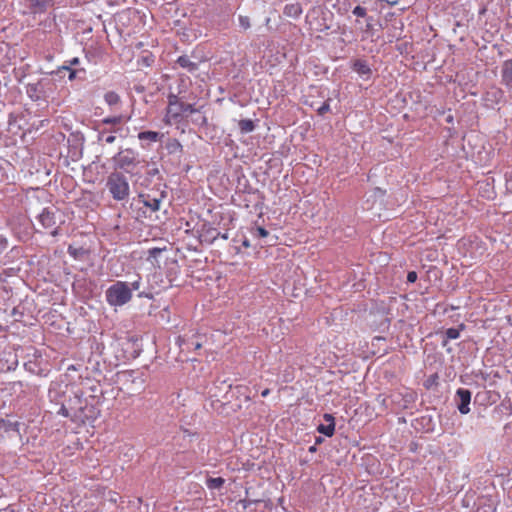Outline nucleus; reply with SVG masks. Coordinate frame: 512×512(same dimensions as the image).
Segmentation results:
<instances>
[{"label":"nucleus","instance_id":"nucleus-1","mask_svg":"<svg viewBox=\"0 0 512 512\" xmlns=\"http://www.w3.org/2000/svg\"><path fill=\"white\" fill-rule=\"evenodd\" d=\"M166 196L167 192L159 188L139 193L130 203L132 217L137 221L153 219V216L160 210L161 203Z\"/></svg>","mask_w":512,"mask_h":512},{"label":"nucleus","instance_id":"nucleus-2","mask_svg":"<svg viewBox=\"0 0 512 512\" xmlns=\"http://www.w3.org/2000/svg\"><path fill=\"white\" fill-rule=\"evenodd\" d=\"M168 106L165 115L166 124H178L183 121L187 114L199 113V109L195 108L194 104L183 102L180 97L174 93H169L167 96Z\"/></svg>","mask_w":512,"mask_h":512},{"label":"nucleus","instance_id":"nucleus-3","mask_svg":"<svg viewBox=\"0 0 512 512\" xmlns=\"http://www.w3.org/2000/svg\"><path fill=\"white\" fill-rule=\"evenodd\" d=\"M105 186L115 201H125L130 195L128 179L122 172H111L106 179Z\"/></svg>","mask_w":512,"mask_h":512},{"label":"nucleus","instance_id":"nucleus-4","mask_svg":"<svg viewBox=\"0 0 512 512\" xmlns=\"http://www.w3.org/2000/svg\"><path fill=\"white\" fill-rule=\"evenodd\" d=\"M53 82L48 78H41L37 82L25 86L27 96L38 105L48 106V99L52 93Z\"/></svg>","mask_w":512,"mask_h":512},{"label":"nucleus","instance_id":"nucleus-5","mask_svg":"<svg viewBox=\"0 0 512 512\" xmlns=\"http://www.w3.org/2000/svg\"><path fill=\"white\" fill-rule=\"evenodd\" d=\"M107 303L113 307H120L132 299V293L128 282L116 281L105 292Z\"/></svg>","mask_w":512,"mask_h":512},{"label":"nucleus","instance_id":"nucleus-6","mask_svg":"<svg viewBox=\"0 0 512 512\" xmlns=\"http://www.w3.org/2000/svg\"><path fill=\"white\" fill-rule=\"evenodd\" d=\"M83 399V404L78 408V413L74 414V422L79 424L93 423L100 415V409L96 405V397L90 396Z\"/></svg>","mask_w":512,"mask_h":512},{"label":"nucleus","instance_id":"nucleus-7","mask_svg":"<svg viewBox=\"0 0 512 512\" xmlns=\"http://www.w3.org/2000/svg\"><path fill=\"white\" fill-rule=\"evenodd\" d=\"M83 392L80 389H77L72 393V395L68 396L67 402L60 403L58 409L55 410V413L59 416L69 418L74 422V414L78 413V408L83 404Z\"/></svg>","mask_w":512,"mask_h":512},{"label":"nucleus","instance_id":"nucleus-8","mask_svg":"<svg viewBox=\"0 0 512 512\" xmlns=\"http://www.w3.org/2000/svg\"><path fill=\"white\" fill-rule=\"evenodd\" d=\"M112 159L115 168L124 170L125 172H130V170L135 168L139 163L138 153L131 148L121 149Z\"/></svg>","mask_w":512,"mask_h":512},{"label":"nucleus","instance_id":"nucleus-9","mask_svg":"<svg viewBox=\"0 0 512 512\" xmlns=\"http://www.w3.org/2000/svg\"><path fill=\"white\" fill-rule=\"evenodd\" d=\"M58 209L55 207H46L43 208L42 211L38 214L37 219L38 222L44 229H49L50 234L54 237L58 236L60 231L57 226L56 214Z\"/></svg>","mask_w":512,"mask_h":512},{"label":"nucleus","instance_id":"nucleus-10","mask_svg":"<svg viewBox=\"0 0 512 512\" xmlns=\"http://www.w3.org/2000/svg\"><path fill=\"white\" fill-rule=\"evenodd\" d=\"M199 339H202V336L197 333L179 335L176 338V344L181 352L196 351L202 347V342Z\"/></svg>","mask_w":512,"mask_h":512},{"label":"nucleus","instance_id":"nucleus-11","mask_svg":"<svg viewBox=\"0 0 512 512\" xmlns=\"http://www.w3.org/2000/svg\"><path fill=\"white\" fill-rule=\"evenodd\" d=\"M68 386L58 382H52L48 390V398L52 404L55 405V410L59 408L60 403L67 402Z\"/></svg>","mask_w":512,"mask_h":512},{"label":"nucleus","instance_id":"nucleus-12","mask_svg":"<svg viewBox=\"0 0 512 512\" xmlns=\"http://www.w3.org/2000/svg\"><path fill=\"white\" fill-rule=\"evenodd\" d=\"M24 424L18 420H12L9 417L0 418V436L12 437L14 435L22 439L21 427Z\"/></svg>","mask_w":512,"mask_h":512},{"label":"nucleus","instance_id":"nucleus-13","mask_svg":"<svg viewBox=\"0 0 512 512\" xmlns=\"http://www.w3.org/2000/svg\"><path fill=\"white\" fill-rule=\"evenodd\" d=\"M472 393L466 388H458L454 396V402L457 406L458 411L462 415H466L470 412Z\"/></svg>","mask_w":512,"mask_h":512},{"label":"nucleus","instance_id":"nucleus-14","mask_svg":"<svg viewBox=\"0 0 512 512\" xmlns=\"http://www.w3.org/2000/svg\"><path fill=\"white\" fill-rule=\"evenodd\" d=\"M165 149L168 154L172 157V164L179 165L182 155H183V146L176 138H170L165 144Z\"/></svg>","mask_w":512,"mask_h":512},{"label":"nucleus","instance_id":"nucleus-15","mask_svg":"<svg viewBox=\"0 0 512 512\" xmlns=\"http://www.w3.org/2000/svg\"><path fill=\"white\" fill-rule=\"evenodd\" d=\"M27 8L32 15L46 13L54 5V0H27Z\"/></svg>","mask_w":512,"mask_h":512},{"label":"nucleus","instance_id":"nucleus-16","mask_svg":"<svg viewBox=\"0 0 512 512\" xmlns=\"http://www.w3.org/2000/svg\"><path fill=\"white\" fill-rule=\"evenodd\" d=\"M86 60L94 65L101 62L105 55V50L99 45H89L83 48Z\"/></svg>","mask_w":512,"mask_h":512},{"label":"nucleus","instance_id":"nucleus-17","mask_svg":"<svg viewBox=\"0 0 512 512\" xmlns=\"http://www.w3.org/2000/svg\"><path fill=\"white\" fill-rule=\"evenodd\" d=\"M164 137L163 133H160L158 131H141L138 133L137 138L140 141V145L142 148L146 149L148 148L152 143L161 141V139Z\"/></svg>","mask_w":512,"mask_h":512},{"label":"nucleus","instance_id":"nucleus-18","mask_svg":"<svg viewBox=\"0 0 512 512\" xmlns=\"http://www.w3.org/2000/svg\"><path fill=\"white\" fill-rule=\"evenodd\" d=\"M219 236L220 232L210 223H203L199 230L201 242L212 244L217 238H219Z\"/></svg>","mask_w":512,"mask_h":512},{"label":"nucleus","instance_id":"nucleus-19","mask_svg":"<svg viewBox=\"0 0 512 512\" xmlns=\"http://www.w3.org/2000/svg\"><path fill=\"white\" fill-rule=\"evenodd\" d=\"M193 58H195L193 55H180L175 63L187 72L195 74L199 69L200 61H194Z\"/></svg>","mask_w":512,"mask_h":512},{"label":"nucleus","instance_id":"nucleus-20","mask_svg":"<svg viewBox=\"0 0 512 512\" xmlns=\"http://www.w3.org/2000/svg\"><path fill=\"white\" fill-rule=\"evenodd\" d=\"M351 69L364 80H368L372 76V69L364 59L358 58L354 60L351 64Z\"/></svg>","mask_w":512,"mask_h":512},{"label":"nucleus","instance_id":"nucleus-21","mask_svg":"<svg viewBox=\"0 0 512 512\" xmlns=\"http://www.w3.org/2000/svg\"><path fill=\"white\" fill-rule=\"evenodd\" d=\"M466 329V325L464 323L459 324L457 327H451L446 329L445 331L440 332L441 335V345L442 347H446L450 340H455L460 337L461 331Z\"/></svg>","mask_w":512,"mask_h":512},{"label":"nucleus","instance_id":"nucleus-22","mask_svg":"<svg viewBox=\"0 0 512 512\" xmlns=\"http://www.w3.org/2000/svg\"><path fill=\"white\" fill-rule=\"evenodd\" d=\"M316 11L309 12L306 16V21L309 22L311 28L316 32H325L330 29V26L326 23L324 17H313Z\"/></svg>","mask_w":512,"mask_h":512},{"label":"nucleus","instance_id":"nucleus-23","mask_svg":"<svg viewBox=\"0 0 512 512\" xmlns=\"http://www.w3.org/2000/svg\"><path fill=\"white\" fill-rule=\"evenodd\" d=\"M120 128H98L97 129V141L99 143L113 144L116 140L115 133L120 131Z\"/></svg>","mask_w":512,"mask_h":512},{"label":"nucleus","instance_id":"nucleus-24","mask_svg":"<svg viewBox=\"0 0 512 512\" xmlns=\"http://www.w3.org/2000/svg\"><path fill=\"white\" fill-rule=\"evenodd\" d=\"M501 82L508 90L512 91V59L503 62Z\"/></svg>","mask_w":512,"mask_h":512},{"label":"nucleus","instance_id":"nucleus-25","mask_svg":"<svg viewBox=\"0 0 512 512\" xmlns=\"http://www.w3.org/2000/svg\"><path fill=\"white\" fill-rule=\"evenodd\" d=\"M499 395L492 391L478 392L474 398V403L482 406L491 405L496 402Z\"/></svg>","mask_w":512,"mask_h":512},{"label":"nucleus","instance_id":"nucleus-26","mask_svg":"<svg viewBox=\"0 0 512 512\" xmlns=\"http://www.w3.org/2000/svg\"><path fill=\"white\" fill-rule=\"evenodd\" d=\"M475 511L474 512H494L495 506L494 502L491 498L482 496L474 502Z\"/></svg>","mask_w":512,"mask_h":512},{"label":"nucleus","instance_id":"nucleus-27","mask_svg":"<svg viewBox=\"0 0 512 512\" xmlns=\"http://www.w3.org/2000/svg\"><path fill=\"white\" fill-rule=\"evenodd\" d=\"M302 5L299 2L286 4L283 10L285 16L297 19L302 14Z\"/></svg>","mask_w":512,"mask_h":512},{"label":"nucleus","instance_id":"nucleus-28","mask_svg":"<svg viewBox=\"0 0 512 512\" xmlns=\"http://www.w3.org/2000/svg\"><path fill=\"white\" fill-rule=\"evenodd\" d=\"M375 20L373 16L367 17L365 20V26L361 27V31L364 38H372L375 35Z\"/></svg>","mask_w":512,"mask_h":512},{"label":"nucleus","instance_id":"nucleus-29","mask_svg":"<svg viewBox=\"0 0 512 512\" xmlns=\"http://www.w3.org/2000/svg\"><path fill=\"white\" fill-rule=\"evenodd\" d=\"M238 127L240 129L241 134H248L255 130L256 121H253L251 119H241L238 122Z\"/></svg>","mask_w":512,"mask_h":512},{"label":"nucleus","instance_id":"nucleus-30","mask_svg":"<svg viewBox=\"0 0 512 512\" xmlns=\"http://www.w3.org/2000/svg\"><path fill=\"white\" fill-rule=\"evenodd\" d=\"M416 422L421 425L425 432H431L434 430V422L430 415H424L416 419Z\"/></svg>","mask_w":512,"mask_h":512},{"label":"nucleus","instance_id":"nucleus-31","mask_svg":"<svg viewBox=\"0 0 512 512\" xmlns=\"http://www.w3.org/2000/svg\"><path fill=\"white\" fill-rule=\"evenodd\" d=\"M68 73H69L68 74L69 81H74L76 79L83 81L86 79L87 71L84 67H81V68H73Z\"/></svg>","mask_w":512,"mask_h":512},{"label":"nucleus","instance_id":"nucleus-32","mask_svg":"<svg viewBox=\"0 0 512 512\" xmlns=\"http://www.w3.org/2000/svg\"><path fill=\"white\" fill-rule=\"evenodd\" d=\"M104 101L109 107H114L120 103L121 99L115 91H108L104 95Z\"/></svg>","mask_w":512,"mask_h":512},{"label":"nucleus","instance_id":"nucleus-33","mask_svg":"<svg viewBox=\"0 0 512 512\" xmlns=\"http://www.w3.org/2000/svg\"><path fill=\"white\" fill-rule=\"evenodd\" d=\"M225 483V479L222 477H208L206 479V486L210 490L220 489Z\"/></svg>","mask_w":512,"mask_h":512},{"label":"nucleus","instance_id":"nucleus-34","mask_svg":"<svg viewBox=\"0 0 512 512\" xmlns=\"http://www.w3.org/2000/svg\"><path fill=\"white\" fill-rule=\"evenodd\" d=\"M24 367L26 371L36 375H41L43 371L37 360H29L25 362Z\"/></svg>","mask_w":512,"mask_h":512},{"label":"nucleus","instance_id":"nucleus-35","mask_svg":"<svg viewBox=\"0 0 512 512\" xmlns=\"http://www.w3.org/2000/svg\"><path fill=\"white\" fill-rule=\"evenodd\" d=\"M125 121V118L123 115H116V116H109L105 117L101 120V125H112L116 126L118 124H121Z\"/></svg>","mask_w":512,"mask_h":512},{"label":"nucleus","instance_id":"nucleus-36","mask_svg":"<svg viewBox=\"0 0 512 512\" xmlns=\"http://www.w3.org/2000/svg\"><path fill=\"white\" fill-rule=\"evenodd\" d=\"M146 167V175L148 179H153L156 176L160 178V171L155 162H147Z\"/></svg>","mask_w":512,"mask_h":512},{"label":"nucleus","instance_id":"nucleus-37","mask_svg":"<svg viewBox=\"0 0 512 512\" xmlns=\"http://www.w3.org/2000/svg\"><path fill=\"white\" fill-rule=\"evenodd\" d=\"M67 251L68 254L74 259H82L84 255L87 254V250H85L83 247L75 248L71 245L68 247Z\"/></svg>","mask_w":512,"mask_h":512},{"label":"nucleus","instance_id":"nucleus-38","mask_svg":"<svg viewBox=\"0 0 512 512\" xmlns=\"http://www.w3.org/2000/svg\"><path fill=\"white\" fill-rule=\"evenodd\" d=\"M317 431L326 437H332L335 432V427L332 424H319Z\"/></svg>","mask_w":512,"mask_h":512},{"label":"nucleus","instance_id":"nucleus-39","mask_svg":"<svg viewBox=\"0 0 512 512\" xmlns=\"http://www.w3.org/2000/svg\"><path fill=\"white\" fill-rule=\"evenodd\" d=\"M352 13L354 16H356L357 18H363L364 20L367 19V17H369L368 13H367V8L363 7V6H360V5H357L355 6L353 9H352Z\"/></svg>","mask_w":512,"mask_h":512},{"label":"nucleus","instance_id":"nucleus-40","mask_svg":"<svg viewBox=\"0 0 512 512\" xmlns=\"http://www.w3.org/2000/svg\"><path fill=\"white\" fill-rule=\"evenodd\" d=\"M232 15H233L232 10L231 9H227L225 11L224 18L219 22L218 27L220 29H227L229 27L230 19H231Z\"/></svg>","mask_w":512,"mask_h":512},{"label":"nucleus","instance_id":"nucleus-41","mask_svg":"<svg viewBox=\"0 0 512 512\" xmlns=\"http://www.w3.org/2000/svg\"><path fill=\"white\" fill-rule=\"evenodd\" d=\"M239 26L242 30L246 31L251 28V21L248 16L239 15L238 16Z\"/></svg>","mask_w":512,"mask_h":512},{"label":"nucleus","instance_id":"nucleus-42","mask_svg":"<svg viewBox=\"0 0 512 512\" xmlns=\"http://www.w3.org/2000/svg\"><path fill=\"white\" fill-rule=\"evenodd\" d=\"M252 234L253 236L258 238H265L269 235V231L266 230L264 227L257 226L252 229Z\"/></svg>","mask_w":512,"mask_h":512},{"label":"nucleus","instance_id":"nucleus-43","mask_svg":"<svg viewBox=\"0 0 512 512\" xmlns=\"http://www.w3.org/2000/svg\"><path fill=\"white\" fill-rule=\"evenodd\" d=\"M337 4L339 5V11L343 10V12H347L351 9V0H337Z\"/></svg>","mask_w":512,"mask_h":512},{"label":"nucleus","instance_id":"nucleus-44","mask_svg":"<svg viewBox=\"0 0 512 512\" xmlns=\"http://www.w3.org/2000/svg\"><path fill=\"white\" fill-rule=\"evenodd\" d=\"M416 396L414 393L407 392V393H394L392 394V399H415Z\"/></svg>","mask_w":512,"mask_h":512},{"label":"nucleus","instance_id":"nucleus-45","mask_svg":"<svg viewBox=\"0 0 512 512\" xmlns=\"http://www.w3.org/2000/svg\"><path fill=\"white\" fill-rule=\"evenodd\" d=\"M330 99L324 101L322 105L317 109V113L319 115H324L325 113L330 111Z\"/></svg>","mask_w":512,"mask_h":512},{"label":"nucleus","instance_id":"nucleus-46","mask_svg":"<svg viewBox=\"0 0 512 512\" xmlns=\"http://www.w3.org/2000/svg\"><path fill=\"white\" fill-rule=\"evenodd\" d=\"M498 408L504 409L507 415H511L512 413V403L510 400L502 401Z\"/></svg>","mask_w":512,"mask_h":512},{"label":"nucleus","instance_id":"nucleus-47","mask_svg":"<svg viewBox=\"0 0 512 512\" xmlns=\"http://www.w3.org/2000/svg\"><path fill=\"white\" fill-rule=\"evenodd\" d=\"M9 242L6 236L0 234V255L8 248Z\"/></svg>","mask_w":512,"mask_h":512},{"label":"nucleus","instance_id":"nucleus-48","mask_svg":"<svg viewBox=\"0 0 512 512\" xmlns=\"http://www.w3.org/2000/svg\"><path fill=\"white\" fill-rule=\"evenodd\" d=\"M128 284H129V286H130L131 293H132L133 291H137V290H139V288H140V286H141V277H140V276H138L136 280H134V281H132V282H130V283H128Z\"/></svg>","mask_w":512,"mask_h":512},{"label":"nucleus","instance_id":"nucleus-49","mask_svg":"<svg viewBox=\"0 0 512 512\" xmlns=\"http://www.w3.org/2000/svg\"><path fill=\"white\" fill-rule=\"evenodd\" d=\"M71 69H73V68L70 67L68 62H67V60H65L63 65L59 66L56 71H52L51 74H59L62 71H68L69 72Z\"/></svg>","mask_w":512,"mask_h":512},{"label":"nucleus","instance_id":"nucleus-50","mask_svg":"<svg viewBox=\"0 0 512 512\" xmlns=\"http://www.w3.org/2000/svg\"><path fill=\"white\" fill-rule=\"evenodd\" d=\"M67 62L69 64V66L72 68H81V66H80L81 61L78 57H73V58L67 59Z\"/></svg>","mask_w":512,"mask_h":512},{"label":"nucleus","instance_id":"nucleus-51","mask_svg":"<svg viewBox=\"0 0 512 512\" xmlns=\"http://www.w3.org/2000/svg\"><path fill=\"white\" fill-rule=\"evenodd\" d=\"M323 419L325 420L326 424H332V426L335 427V418L333 417L332 414L325 413L323 415Z\"/></svg>","mask_w":512,"mask_h":512},{"label":"nucleus","instance_id":"nucleus-52","mask_svg":"<svg viewBox=\"0 0 512 512\" xmlns=\"http://www.w3.org/2000/svg\"><path fill=\"white\" fill-rule=\"evenodd\" d=\"M418 278V275L415 271H409L408 274H407V282L408 283H414L416 282Z\"/></svg>","mask_w":512,"mask_h":512},{"label":"nucleus","instance_id":"nucleus-53","mask_svg":"<svg viewBox=\"0 0 512 512\" xmlns=\"http://www.w3.org/2000/svg\"><path fill=\"white\" fill-rule=\"evenodd\" d=\"M437 379H438V375H437V374L431 375V376L426 380V382H425V387H426V388H430V387H431V385H432L433 383H435Z\"/></svg>","mask_w":512,"mask_h":512},{"label":"nucleus","instance_id":"nucleus-54","mask_svg":"<svg viewBox=\"0 0 512 512\" xmlns=\"http://www.w3.org/2000/svg\"><path fill=\"white\" fill-rule=\"evenodd\" d=\"M385 194H386V191L381 189V188H379V187H376L374 189V195L376 197L383 198L385 196Z\"/></svg>","mask_w":512,"mask_h":512},{"label":"nucleus","instance_id":"nucleus-55","mask_svg":"<svg viewBox=\"0 0 512 512\" xmlns=\"http://www.w3.org/2000/svg\"><path fill=\"white\" fill-rule=\"evenodd\" d=\"M200 120L197 119V121L201 124V125H204L207 123V118L204 116V115H200L199 116Z\"/></svg>","mask_w":512,"mask_h":512},{"label":"nucleus","instance_id":"nucleus-56","mask_svg":"<svg viewBox=\"0 0 512 512\" xmlns=\"http://www.w3.org/2000/svg\"><path fill=\"white\" fill-rule=\"evenodd\" d=\"M161 252L160 249H157V248H153V249H150L149 250V254L150 256H155L157 253Z\"/></svg>","mask_w":512,"mask_h":512},{"label":"nucleus","instance_id":"nucleus-57","mask_svg":"<svg viewBox=\"0 0 512 512\" xmlns=\"http://www.w3.org/2000/svg\"><path fill=\"white\" fill-rule=\"evenodd\" d=\"M242 246L245 247V248H248L250 247V241L245 238L243 241H242Z\"/></svg>","mask_w":512,"mask_h":512},{"label":"nucleus","instance_id":"nucleus-58","mask_svg":"<svg viewBox=\"0 0 512 512\" xmlns=\"http://www.w3.org/2000/svg\"><path fill=\"white\" fill-rule=\"evenodd\" d=\"M323 440L324 439L321 436H318V437L315 438V443L314 444L315 445H319V444H321L323 442Z\"/></svg>","mask_w":512,"mask_h":512},{"label":"nucleus","instance_id":"nucleus-59","mask_svg":"<svg viewBox=\"0 0 512 512\" xmlns=\"http://www.w3.org/2000/svg\"><path fill=\"white\" fill-rule=\"evenodd\" d=\"M308 451L310 453H315L317 451V445L314 444V445L310 446Z\"/></svg>","mask_w":512,"mask_h":512},{"label":"nucleus","instance_id":"nucleus-60","mask_svg":"<svg viewBox=\"0 0 512 512\" xmlns=\"http://www.w3.org/2000/svg\"><path fill=\"white\" fill-rule=\"evenodd\" d=\"M270 393V390L267 388V389H264L262 392H261V396L262 397H267Z\"/></svg>","mask_w":512,"mask_h":512},{"label":"nucleus","instance_id":"nucleus-61","mask_svg":"<svg viewBox=\"0 0 512 512\" xmlns=\"http://www.w3.org/2000/svg\"><path fill=\"white\" fill-rule=\"evenodd\" d=\"M134 89L138 93L144 92V87L143 86H135Z\"/></svg>","mask_w":512,"mask_h":512},{"label":"nucleus","instance_id":"nucleus-62","mask_svg":"<svg viewBox=\"0 0 512 512\" xmlns=\"http://www.w3.org/2000/svg\"><path fill=\"white\" fill-rule=\"evenodd\" d=\"M219 237H221V238H222V239H224V240H227V239H228V237H229L228 232H225V233H221V232H220V236H219Z\"/></svg>","mask_w":512,"mask_h":512},{"label":"nucleus","instance_id":"nucleus-63","mask_svg":"<svg viewBox=\"0 0 512 512\" xmlns=\"http://www.w3.org/2000/svg\"><path fill=\"white\" fill-rule=\"evenodd\" d=\"M448 123H451L453 121V116L449 115L446 119Z\"/></svg>","mask_w":512,"mask_h":512},{"label":"nucleus","instance_id":"nucleus-64","mask_svg":"<svg viewBox=\"0 0 512 512\" xmlns=\"http://www.w3.org/2000/svg\"><path fill=\"white\" fill-rule=\"evenodd\" d=\"M236 389H237L238 391H240L241 389H246V387L241 386V385H238V386H236Z\"/></svg>","mask_w":512,"mask_h":512}]
</instances>
